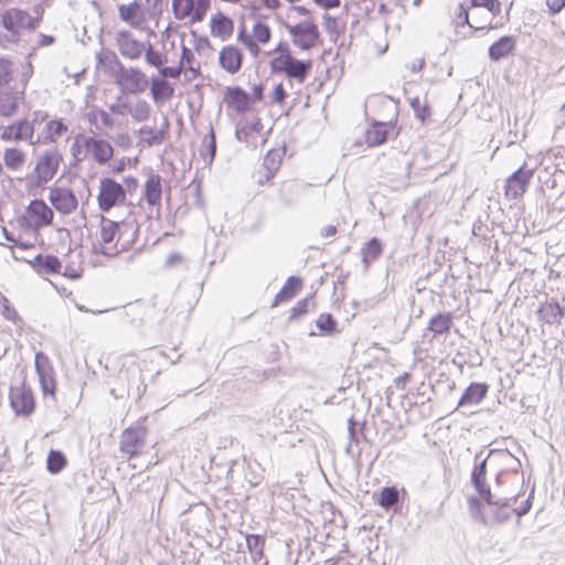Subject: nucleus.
<instances>
[{"instance_id":"53","label":"nucleus","mask_w":565,"mask_h":565,"mask_svg":"<svg viewBox=\"0 0 565 565\" xmlns=\"http://www.w3.org/2000/svg\"><path fill=\"white\" fill-rule=\"evenodd\" d=\"M34 366L36 374L53 371L49 356L42 351L35 353Z\"/></svg>"},{"instance_id":"59","label":"nucleus","mask_w":565,"mask_h":565,"mask_svg":"<svg viewBox=\"0 0 565 565\" xmlns=\"http://www.w3.org/2000/svg\"><path fill=\"white\" fill-rule=\"evenodd\" d=\"M130 105L124 100L122 96H118L116 102L109 105V110L116 115H125L129 111Z\"/></svg>"},{"instance_id":"19","label":"nucleus","mask_w":565,"mask_h":565,"mask_svg":"<svg viewBox=\"0 0 565 565\" xmlns=\"http://www.w3.org/2000/svg\"><path fill=\"white\" fill-rule=\"evenodd\" d=\"M243 60V52L234 45L224 46L218 54L220 66L230 74H236L239 72Z\"/></svg>"},{"instance_id":"41","label":"nucleus","mask_w":565,"mask_h":565,"mask_svg":"<svg viewBox=\"0 0 565 565\" xmlns=\"http://www.w3.org/2000/svg\"><path fill=\"white\" fill-rule=\"evenodd\" d=\"M348 435L350 445H359L365 439V423H359L353 416L348 419Z\"/></svg>"},{"instance_id":"10","label":"nucleus","mask_w":565,"mask_h":565,"mask_svg":"<svg viewBox=\"0 0 565 565\" xmlns=\"http://www.w3.org/2000/svg\"><path fill=\"white\" fill-rule=\"evenodd\" d=\"M211 0H172V11L177 20L190 18L192 23L203 21Z\"/></svg>"},{"instance_id":"44","label":"nucleus","mask_w":565,"mask_h":565,"mask_svg":"<svg viewBox=\"0 0 565 565\" xmlns=\"http://www.w3.org/2000/svg\"><path fill=\"white\" fill-rule=\"evenodd\" d=\"M0 302H2V315L7 320H10L17 326L18 328L22 329L24 321L19 316L18 311L14 309V307L10 303V301L3 297L0 296Z\"/></svg>"},{"instance_id":"45","label":"nucleus","mask_w":565,"mask_h":565,"mask_svg":"<svg viewBox=\"0 0 565 565\" xmlns=\"http://www.w3.org/2000/svg\"><path fill=\"white\" fill-rule=\"evenodd\" d=\"M291 58L292 56L290 53H284L274 57L269 63L271 73L286 75Z\"/></svg>"},{"instance_id":"29","label":"nucleus","mask_w":565,"mask_h":565,"mask_svg":"<svg viewBox=\"0 0 565 565\" xmlns=\"http://www.w3.org/2000/svg\"><path fill=\"white\" fill-rule=\"evenodd\" d=\"M311 60L303 61L292 57L290 64L288 65L286 76L290 79H295L298 83L302 84L307 79L311 71Z\"/></svg>"},{"instance_id":"48","label":"nucleus","mask_w":565,"mask_h":565,"mask_svg":"<svg viewBox=\"0 0 565 565\" xmlns=\"http://www.w3.org/2000/svg\"><path fill=\"white\" fill-rule=\"evenodd\" d=\"M565 179V161L561 164L558 163L554 172L550 174L546 179H542L540 177V181L544 183L545 186L550 189H555L558 185V182Z\"/></svg>"},{"instance_id":"6","label":"nucleus","mask_w":565,"mask_h":565,"mask_svg":"<svg viewBox=\"0 0 565 565\" xmlns=\"http://www.w3.org/2000/svg\"><path fill=\"white\" fill-rule=\"evenodd\" d=\"M286 29L292 38L294 45L302 51L312 49L321 41L319 28L312 20L301 21L295 25L286 24Z\"/></svg>"},{"instance_id":"62","label":"nucleus","mask_w":565,"mask_h":565,"mask_svg":"<svg viewBox=\"0 0 565 565\" xmlns=\"http://www.w3.org/2000/svg\"><path fill=\"white\" fill-rule=\"evenodd\" d=\"M32 75H33V65L30 61H28L22 71L21 78H20V82L22 84V90L20 92V95L22 97L24 96V89H25L30 78L32 77Z\"/></svg>"},{"instance_id":"40","label":"nucleus","mask_w":565,"mask_h":565,"mask_svg":"<svg viewBox=\"0 0 565 565\" xmlns=\"http://www.w3.org/2000/svg\"><path fill=\"white\" fill-rule=\"evenodd\" d=\"M399 498L398 489L394 486L392 487H384L377 499L376 502L380 507H382L385 510H388L392 505H394Z\"/></svg>"},{"instance_id":"12","label":"nucleus","mask_w":565,"mask_h":565,"mask_svg":"<svg viewBox=\"0 0 565 565\" xmlns=\"http://www.w3.org/2000/svg\"><path fill=\"white\" fill-rule=\"evenodd\" d=\"M34 121L26 118L15 120L14 122L2 128L0 139L3 141H21L25 140L34 143Z\"/></svg>"},{"instance_id":"2","label":"nucleus","mask_w":565,"mask_h":565,"mask_svg":"<svg viewBox=\"0 0 565 565\" xmlns=\"http://www.w3.org/2000/svg\"><path fill=\"white\" fill-rule=\"evenodd\" d=\"M128 231L132 232L134 236L138 234L139 228L135 221H113L102 216L100 238L93 245V252L107 257H115L119 253L127 250L132 243L131 241L124 242L120 248H118V243Z\"/></svg>"},{"instance_id":"25","label":"nucleus","mask_w":565,"mask_h":565,"mask_svg":"<svg viewBox=\"0 0 565 565\" xmlns=\"http://www.w3.org/2000/svg\"><path fill=\"white\" fill-rule=\"evenodd\" d=\"M392 124L374 121L365 131V141L370 147L380 146L386 141Z\"/></svg>"},{"instance_id":"52","label":"nucleus","mask_w":565,"mask_h":565,"mask_svg":"<svg viewBox=\"0 0 565 565\" xmlns=\"http://www.w3.org/2000/svg\"><path fill=\"white\" fill-rule=\"evenodd\" d=\"M20 98L18 95H10L9 102H0V116L10 118L15 115L19 109Z\"/></svg>"},{"instance_id":"27","label":"nucleus","mask_w":565,"mask_h":565,"mask_svg":"<svg viewBox=\"0 0 565 565\" xmlns=\"http://www.w3.org/2000/svg\"><path fill=\"white\" fill-rule=\"evenodd\" d=\"M302 287V279L298 276H290L287 278L285 285L275 296L273 307L286 302L294 298Z\"/></svg>"},{"instance_id":"42","label":"nucleus","mask_w":565,"mask_h":565,"mask_svg":"<svg viewBox=\"0 0 565 565\" xmlns=\"http://www.w3.org/2000/svg\"><path fill=\"white\" fill-rule=\"evenodd\" d=\"M45 130L47 135L45 136L44 141L55 142L57 138L67 131V126L64 124L63 119H54L46 124Z\"/></svg>"},{"instance_id":"36","label":"nucleus","mask_w":565,"mask_h":565,"mask_svg":"<svg viewBox=\"0 0 565 565\" xmlns=\"http://www.w3.org/2000/svg\"><path fill=\"white\" fill-rule=\"evenodd\" d=\"M262 128L260 119L256 118L254 121L247 122L242 127L237 126L235 129V138L241 142L249 143V136L260 132Z\"/></svg>"},{"instance_id":"30","label":"nucleus","mask_w":565,"mask_h":565,"mask_svg":"<svg viewBox=\"0 0 565 565\" xmlns=\"http://www.w3.org/2000/svg\"><path fill=\"white\" fill-rule=\"evenodd\" d=\"M281 164V154L279 150H269L263 160V168L265 170V181H270Z\"/></svg>"},{"instance_id":"58","label":"nucleus","mask_w":565,"mask_h":565,"mask_svg":"<svg viewBox=\"0 0 565 565\" xmlns=\"http://www.w3.org/2000/svg\"><path fill=\"white\" fill-rule=\"evenodd\" d=\"M533 498H534V487L531 489L529 497L521 503V505L518 509H512V512L515 513L519 519L526 515L532 508Z\"/></svg>"},{"instance_id":"23","label":"nucleus","mask_w":565,"mask_h":565,"mask_svg":"<svg viewBox=\"0 0 565 565\" xmlns=\"http://www.w3.org/2000/svg\"><path fill=\"white\" fill-rule=\"evenodd\" d=\"M30 264L33 267V269L40 275L57 274L62 268V263L60 258L51 254H38Z\"/></svg>"},{"instance_id":"18","label":"nucleus","mask_w":565,"mask_h":565,"mask_svg":"<svg viewBox=\"0 0 565 565\" xmlns=\"http://www.w3.org/2000/svg\"><path fill=\"white\" fill-rule=\"evenodd\" d=\"M85 150L98 164H105L114 156L113 146L107 140L95 137L85 140Z\"/></svg>"},{"instance_id":"16","label":"nucleus","mask_w":565,"mask_h":565,"mask_svg":"<svg viewBox=\"0 0 565 565\" xmlns=\"http://www.w3.org/2000/svg\"><path fill=\"white\" fill-rule=\"evenodd\" d=\"M223 100L227 108L237 114H244L252 109L250 94L237 85L225 88Z\"/></svg>"},{"instance_id":"38","label":"nucleus","mask_w":565,"mask_h":565,"mask_svg":"<svg viewBox=\"0 0 565 565\" xmlns=\"http://www.w3.org/2000/svg\"><path fill=\"white\" fill-rule=\"evenodd\" d=\"M38 376L44 397H51L53 401H55L56 381L54 377V370L43 374L39 373Z\"/></svg>"},{"instance_id":"47","label":"nucleus","mask_w":565,"mask_h":565,"mask_svg":"<svg viewBox=\"0 0 565 565\" xmlns=\"http://www.w3.org/2000/svg\"><path fill=\"white\" fill-rule=\"evenodd\" d=\"M139 3L134 1L132 3L130 4H120L118 7V11H119V18L129 23L130 25L132 26H137L138 23L134 21V17L136 15V13L138 12L139 10Z\"/></svg>"},{"instance_id":"28","label":"nucleus","mask_w":565,"mask_h":565,"mask_svg":"<svg viewBox=\"0 0 565 565\" xmlns=\"http://www.w3.org/2000/svg\"><path fill=\"white\" fill-rule=\"evenodd\" d=\"M162 198L161 177L150 174L145 184V199L151 206L160 205Z\"/></svg>"},{"instance_id":"55","label":"nucleus","mask_w":565,"mask_h":565,"mask_svg":"<svg viewBox=\"0 0 565 565\" xmlns=\"http://www.w3.org/2000/svg\"><path fill=\"white\" fill-rule=\"evenodd\" d=\"M472 8L482 7L488 9L493 15H497L501 11V3L499 0H470Z\"/></svg>"},{"instance_id":"60","label":"nucleus","mask_w":565,"mask_h":565,"mask_svg":"<svg viewBox=\"0 0 565 565\" xmlns=\"http://www.w3.org/2000/svg\"><path fill=\"white\" fill-rule=\"evenodd\" d=\"M181 71H182V66H164L162 64L161 67H159V74L160 76H162L163 78H172V79H178L180 77V74H181Z\"/></svg>"},{"instance_id":"54","label":"nucleus","mask_w":565,"mask_h":565,"mask_svg":"<svg viewBox=\"0 0 565 565\" xmlns=\"http://www.w3.org/2000/svg\"><path fill=\"white\" fill-rule=\"evenodd\" d=\"M11 79V61L7 57H0V86L8 85Z\"/></svg>"},{"instance_id":"26","label":"nucleus","mask_w":565,"mask_h":565,"mask_svg":"<svg viewBox=\"0 0 565 565\" xmlns=\"http://www.w3.org/2000/svg\"><path fill=\"white\" fill-rule=\"evenodd\" d=\"M150 82V94L156 103L170 99L173 96V86L162 76H152Z\"/></svg>"},{"instance_id":"49","label":"nucleus","mask_w":565,"mask_h":565,"mask_svg":"<svg viewBox=\"0 0 565 565\" xmlns=\"http://www.w3.org/2000/svg\"><path fill=\"white\" fill-rule=\"evenodd\" d=\"M143 52H145L146 62L150 66L157 67L159 70V67H161L162 64H164L167 62V56L164 54H162L161 52L154 50L151 44H149L148 47L145 49Z\"/></svg>"},{"instance_id":"14","label":"nucleus","mask_w":565,"mask_h":565,"mask_svg":"<svg viewBox=\"0 0 565 565\" xmlns=\"http://www.w3.org/2000/svg\"><path fill=\"white\" fill-rule=\"evenodd\" d=\"M533 177V170L527 169L526 164L521 166L514 171L505 182V194L511 199L522 196L529 186L530 180Z\"/></svg>"},{"instance_id":"43","label":"nucleus","mask_w":565,"mask_h":565,"mask_svg":"<svg viewBox=\"0 0 565 565\" xmlns=\"http://www.w3.org/2000/svg\"><path fill=\"white\" fill-rule=\"evenodd\" d=\"M150 113L151 107L148 104V102L143 99L137 100L135 106H130V109L128 111V114L131 115L132 119L138 122L147 120L150 116Z\"/></svg>"},{"instance_id":"37","label":"nucleus","mask_w":565,"mask_h":565,"mask_svg":"<svg viewBox=\"0 0 565 565\" xmlns=\"http://www.w3.org/2000/svg\"><path fill=\"white\" fill-rule=\"evenodd\" d=\"M89 136H85L84 134H78L75 136L74 141L71 146V153L73 157V161L71 166H77L82 162L88 152L85 150V140L88 139Z\"/></svg>"},{"instance_id":"46","label":"nucleus","mask_w":565,"mask_h":565,"mask_svg":"<svg viewBox=\"0 0 565 565\" xmlns=\"http://www.w3.org/2000/svg\"><path fill=\"white\" fill-rule=\"evenodd\" d=\"M253 36L255 38V42L267 44L271 38V30L267 23L257 21L253 25Z\"/></svg>"},{"instance_id":"4","label":"nucleus","mask_w":565,"mask_h":565,"mask_svg":"<svg viewBox=\"0 0 565 565\" xmlns=\"http://www.w3.org/2000/svg\"><path fill=\"white\" fill-rule=\"evenodd\" d=\"M114 83L121 95H138L143 93L149 84L147 75L138 67H126L118 62V70L113 72Z\"/></svg>"},{"instance_id":"33","label":"nucleus","mask_w":565,"mask_h":565,"mask_svg":"<svg viewBox=\"0 0 565 565\" xmlns=\"http://www.w3.org/2000/svg\"><path fill=\"white\" fill-rule=\"evenodd\" d=\"M67 463L66 456L61 450L52 449L46 458V469L52 475L60 473Z\"/></svg>"},{"instance_id":"64","label":"nucleus","mask_w":565,"mask_h":565,"mask_svg":"<svg viewBox=\"0 0 565 565\" xmlns=\"http://www.w3.org/2000/svg\"><path fill=\"white\" fill-rule=\"evenodd\" d=\"M288 94L286 89L284 88L282 84L279 83L274 87L273 94H271V102L274 104H282L285 99L287 98Z\"/></svg>"},{"instance_id":"3","label":"nucleus","mask_w":565,"mask_h":565,"mask_svg":"<svg viewBox=\"0 0 565 565\" xmlns=\"http://www.w3.org/2000/svg\"><path fill=\"white\" fill-rule=\"evenodd\" d=\"M41 15L33 17L26 10L21 8H8L0 14V25L7 33L0 32V45L3 42L10 44H19L21 41L22 30L30 32L35 31L41 23Z\"/></svg>"},{"instance_id":"15","label":"nucleus","mask_w":565,"mask_h":565,"mask_svg":"<svg viewBox=\"0 0 565 565\" xmlns=\"http://www.w3.org/2000/svg\"><path fill=\"white\" fill-rule=\"evenodd\" d=\"M489 392V385L483 382H472L463 391L458 401L456 409H460L462 414H467L466 409L479 405Z\"/></svg>"},{"instance_id":"32","label":"nucleus","mask_w":565,"mask_h":565,"mask_svg":"<svg viewBox=\"0 0 565 565\" xmlns=\"http://www.w3.org/2000/svg\"><path fill=\"white\" fill-rule=\"evenodd\" d=\"M383 253V244L377 237H372L362 247V260L365 267H369L371 262L377 259Z\"/></svg>"},{"instance_id":"5","label":"nucleus","mask_w":565,"mask_h":565,"mask_svg":"<svg viewBox=\"0 0 565 565\" xmlns=\"http://www.w3.org/2000/svg\"><path fill=\"white\" fill-rule=\"evenodd\" d=\"M126 200L127 196L121 183L109 177L100 179L97 201L102 212L106 213L115 206L124 205Z\"/></svg>"},{"instance_id":"61","label":"nucleus","mask_w":565,"mask_h":565,"mask_svg":"<svg viewBox=\"0 0 565 565\" xmlns=\"http://www.w3.org/2000/svg\"><path fill=\"white\" fill-rule=\"evenodd\" d=\"M195 61L194 53L191 51V49L186 47L185 45L181 46V57H180V66L182 68L192 65Z\"/></svg>"},{"instance_id":"39","label":"nucleus","mask_w":565,"mask_h":565,"mask_svg":"<svg viewBox=\"0 0 565 565\" xmlns=\"http://www.w3.org/2000/svg\"><path fill=\"white\" fill-rule=\"evenodd\" d=\"M316 326L323 335H333L338 332V322L333 316L328 312L321 313L318 317Z\"/></svg>"},{"instance_id":"24","label":"nucleus","mask_w":565,"mask_h":565,"mask_svg":"<svg viewBox=\"0 0 565 565\" xmlns=\"http://www.w3.org/2000/svg\"><path fill=\"white\" fill-rule=\"evenodd\" d=\"M210 26L211 34L213 36L221 38L222 40L231 36L234 31L233 20L222 12H217L216 14L212 15Z\"/></svg>"},{"instance_id":"34","label":"nucleus","mask_w":565,"mask_h":565,"mask_svg":"<svg viewBox=\"0 0 565 565\" xmlns=\"http://www.w3.org/2000/svg\"><path fill=\"white\" fill-rule=\"evenodd\" d=\"M264 544L265 540L262 535L258 534H247L246 535V545L250 553L252 559L254 563H257L264 557Z\"/></svg>"},{"instance_id":"17","label":"nucleus","mask_w":565,"mask_h":565,"mask_svg":"<svg viewBox=\"0 0 565 565\" xmlns=\"http://www.w3.org/2000/svg\"><path fill=\"white\" fill-rule=\"evenodd\" d=\"M116 43L120 54L130 60H137L145 51V43L132 38L130 31L121 30L117 32Z\"/></svg>"},{"instance_id":"8","label":"nucleus","mask_w":565,"mask_h":565,"mask_svg":"<svg viewBox=\"0 0 565 565\" xmlns=\"http://www.w3.org/2000/svg\"><path fill=\"white\" fill-rule=\"evenodd\" d=\"M147 433V428L142 425L126 428L119 441L121 454L126 455L128 459L139 457L146 444Z\"/></svg>"},{"instance_id":"56","label":"nucleus","mask_w":565,"mask_h":565,"mask_svg":"<svg viewBox=\"0 0 565 565\" xmlns=\"http://www.w3.org/2000/svg\"><path fill=\"white\" fill-rule=\"evenodd\" d=\"M311 297H306L299 300L296 306L291 309L289 320H297L303 315L308 312V307L310 303Z\"/></svg>"},{"instance_id":"11","label":"nucleus","mask_w":565,"mask_h":565,"mask_svg":"<svg viewBox=\"0 0 565 565\" xmlns=\"http://www.w3.org/2000/svg\"><path fill=\"white\" fill-rule=\"evenodd\" d=\"M26 226L39 230L50 226L54 220L53 210L41 199L32 200L25 209Z\"/></svg>"},{"instance_id":"50","label":"nucleus","mask_w":565,"mask_h":565,"mask_svg":"<svg viewBox=\"0 0 565 565\" xmlns=\"http://www.w3.org/2000/svg\"><path fill=\"white\" fill-rule=\"evenodd\" d=\"M411 107L415 114V117L422 122H426L427 119H429L431 111L430 107L427 104H420V100L418 97H415L411 99Z\"/></svg>"},{"instance_id":"31","label":"nucleus","mask_w":565,"mask_h":565,"mask_svg":"<svg viewBox=\"0 0 565 565\" xmlns=\"http://www.w3.org/2000/svg\"><path fill=\"white\" fill-rule=\"evenodd\" d=\"M138 134L142 136L140 139V143H143L148 147H153L160 145L166 139V130L164 129H156L149 126H142Z\"/></svg>"},{"instance_id":"21","label":"nucleus","mask_w":565,"mask_h":565,"mask_svg":"<svg viewBox=\"0 0 565 565\" xmlns=\"http://www.w3.org/2000/svg\"><path fill=\"white\" fill-rule=\"evenodd\" d=\"M454 326V315L451 312H438L434 315L427 326V331L433 338L445 335L450 332Z\"/></svg>"},{"instance_id":"35","label":"nucleus","mask_w":565,"mask_h":565,"mask_svg":"<svg viewBox=\"0 0 565 565\" xmlns=\"http://www.w3.org/2000/svg\"><path fill=\"white\" fill-rule=\"evenodd\" d=\"M3 161L8 169L18 170L25 162V153L19 148H7L3 154Z\"/></svg>"},{"instance_id":"22","label":"nucleus","mask_w":565,"mask_h":565,"mask_svg":"<svg viewBox=\"0 0 565 565\" xmlns=\"http://www.w3.org/2000/svg\"><path fill=\"white\" fill-rule=\"evenodd\" d=\"M537 315L547 324H559L565 317V308L557 300L552 299L541 305Z\"/></svg>"},{"instance_id":"51","label":"nucleus","mask_w":565,"mask_h":565,"mask_svg":"<svg viewBox=\"0 0 565 565\" xmlns=\"http://www.w3.org/2000/svg\"><path fill=\"white\" fill-rule=\"evenodd\" d=\"M97 60L99 63H103L105 67H107V72L111 76L113 72H116V70H118V62H120L116 53L113 51L98 54Z\"/></svg>"},{"instance_id":"1","label":"nucleus","mask_w":565,"mask_h":565,"mask_svg":"<svg viewBox=\"0 0 565 565\" xmlns=\"http://www.w3.org/2000/svg\"><path fill=\"white\" fill-rule=\"evenodd\" d=\"M510 457L515 460L509 450L491 449L486 458L480 459V454L475 456V465L470 475V482L476 490V495L467 498L468 511L471 519L484 526L491 524L507 523L512 512V505L518 501L519 494L512 497H497L492 493L490 484L487 481V463L488 458L492 455ZM519 466L520 461L516 459Z\"/></svg>"},{"instance_id":"63","label":"nucleus","mask_w":565,"mask_h":565,"mask_svg":"<svg viewBox=\"0 0 565 565\" xmlns=\"http://www.w3.org/2000/svg\"><path fill=\"white\" fill-rule=\"evenodd\" d=\"M205 147L207 154L210 156V161H213L216 153V137L213 129L209 132L207 140H205Z\"/></svg>"},{"instance_id":"13","label":"nucleus","mask_w":565,"mask_h":565,"mask_svg":"<svg viewBox=\"0 0 565 565\" xmlns=\"http://www.w3.org/2000/svg\"><path fill=\"white\" fill-rule=\"evenodd\" d=\"M49 201L61 214L73 213L78 206V200L70 188L53 186L50 189Z\"/></svg>"},{"instance_id":"9","label":"nucleus","mask_w":565,"mask_h":565,"mask_svg":"<svg viewBox=\"0 0 565 565\" xmlns=\"http://www.w3.org/2000/svg\"><path fill=\"white\" fill-rule=\"evenodd\" d=\"M10 406L19 417H30L35 409V398L31 387L24 383L11 386L9 392Z\"/></svg>"},{"instance_id":"20","label":"nucleus","mask_w":565,"mask_h":565,"mask_svg":"<svg viewBox=\"0 0 565 565\" xmlns=\"http://www.w3.org/2000/svg\"><path fill=\"white\" fill-rule=\"evenodd\" d=\"M516 47V40L512 35H503L494 41L488 49L489 58L499 62L513 54Z\"/></svg>"},{"instance_id":"7","label":"nucleus","mask_w":565,"mask_h":565,"mask_svg":"<svg viewBox=\"0 0 565 565\" xmlns=\"http://www.w3.org/2000/svg\"><path fill=\"white\" fill-rule=\"evenodd\" d=\"M62 160L63 157L57 148L49 149L41 154L33 171L35 173L34 185L43 188L49 181H51L56 174Z\"/></svg>"},{"instance_id":"57","label":"nucleus","mask_w":565,"mask_h":565,"mask_svg":"<svg viewBox=\"0 0 565 565\" xmlns=\"http://www.w3.org/2000/svg\"><path fill=\"white\" fill-rule=\"evenodd\" d=\"M301 190V185L299 183H288L285 184L281 191V200L285 205H291L294 200L287 196V192L290 194H297Z\"/></svg>"}]
</instances>
